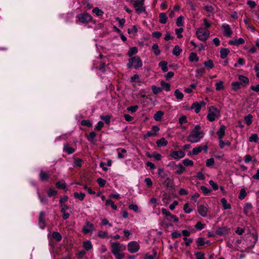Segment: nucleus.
Listing matches in <instances>:
<instances>
[{
  "label": "nucleus",
  "mask_w": 259,
  "mask_h": 259,
  "mask_svg": "<svg viewBox=\"0 0 259 259\" xmlns=\"http://www.w3.org/2000/svg\"><path fill=\"white\" fill-rule=\"evenodd\" d=\"M204 136V133L201 131L200 126L197 124L191 130L190 135L187 137V141L191 143H196L199 142Z\"/></svg>",
  "instance_id": "1"
},
{
  "label": "nucleus",
  "mask_w": 259,
  "mask_h": 259,
  "mask_svg": "<svg viewBox=\"0 0 259 259\" xmlns=\"http://www.w3.org/2000/svg\"><path fill=\"white\" fill-rule=\"evenodd\" d=\"M220 116V112L219 109L214 106L209 107L207 118L209 121L212 122L215 119H218Z\"/></svg>",
  "instance_id": "2"
},
{
  "label": "nucleus",
  "mask_w": 259,
  "mask_h": 259,
  "mask_svg": "<svg viewBox=\"0 0 259 259\" xmlns=\"http://www.w3.org/2000/svg\"><path fill=\"white\" fill-rule=\"evenodd\" d=\"M142 61L138 56H136L130 58L128 59V62L127 64V67L128 68L134 67V68L137 69L142 67Z\"/></svg>",
  "instance_id": "3"
},
{
  "label": "nucleus",
  "mask_w": 259,
  "mask_h": 259,
  "mask_svg": "<svg viewBox=\"0 0 259 259\" xmlns=\"http://www.w3.org/2000/svg\"><path fill=\"white\" fill-rule=\"evenodd\" d=\"M126 1L130 3H133L135 10L138 13L140 14L145 11L144 6L145 0H126Z\"/></svg>",
  "instance_id": "4"
},
{
  "label": "nucleus",
  "mask_w": 259,
  "mask_h": 259,
  "mask_svg": "<svg viewBox=\"0 0 259 259\" xmlns=\"http://www.w3.org/2000/svg\"><path fill=\"white\" fill-rule=\"evenodd\" d=\"M111 252L114 255L122 254V251L125 249L124 246L118 242H113L111 244Z\"/></svg>",
  "instance_id": "5"
},
{
  "label": "nucleus",
  "mask_w": 259,
  "mask_h": 259,
  "mask_svg": "<svg viewBox=\"0 0 259 259\" xmlns=\"http://www.w3.org/2000/svg\"><path fill=\"white\" fill-rule=\"evenodd\" d=\"M197 37L201 41H206L209 35L208 31L204 30L203 28H199L196 32Z\"/></svg>",
  "instance_id": "6"
},
{
  "label": "nucleus",
  "mask_w": 259,
  "mask_h": 259,
  "mask_svg": "<svg viewBox=\"0 0 259 259\" xmlns=\"http://www.w3.org/2000/svg\"><path fill=\"white\" fill-rule=\"evenodd\" d=\"M76 17L79 21L82 23H88L91 22L93 19L92 16L88 13L79 14L77 15Z\"/></svg>",
  "instance_id": "7"
},
{
  "label": "nucleus",
  "mask_w": 259,
  "mask_h": 259,
  "mask_svg": "<svg viewBox=\"0 0 259 259\" xmlns=\"http://www.w3.org/2000/svg\"><path fill=\"white\" fill-rule=\"evenodd\" d=\"M127 249L131 253H135L139 250L140 245L136 241H131L127 244Z\"/></svg>",
  "instance_id": "8"
},
{
  "label": "nucleus",
  "mask_w": 259,
  "mask_h": 259,
  "mask_svg": "<svg viewBox=\"0 0 259 259\" xmlns=\"http://www.w3.org/2000/svg\"><path fill=\"white\" fill-rule=\"evenodd\" d=\"M169 156L175 159H180L185 156V153L182 150L171 151Z\"/></svg>",
  "instance_id": "9"
},
{
  "label": "nucleus",
  "mask_w": 259,
  "mask_h": 259,
  "mask_svg": "<svg viewBox=\"0 0 259 259\" xmlns=\"http://www.w3.org/2000/svg\"><path fill=\"white\" fill-rule=\"evenodd\" d=\"M205 105L206 103L204 101H201L200 102H195L192 104L191 108L194 109L195 112L198 113L200 112L201 108L205 107Z\"/></svg>",
  "instance_id": "10"
},
{
  "label": "nucleus",
  "mask_w": 259,
  "mask_h": 259,
  "mask_svg": "<svg viewBox=\"0 0 259 259\" xmlns=\"http://www.w3.org/2000/svg\"><path fill=\"white\" fill-rule=\"evenodd\" d=\"M222 28L223 29V33L224 35L227 37H230L231 36L233 32L228 24H223L222 25Z\"/></svg>",
  "instance_id": "11"
},
{
  "label": "nucleus",
  "mask_w": 259,
  "mask_h": 259,
  "mask_svg": "<svg viewBox=\"0 0 259 259\" xmlns=\"http://www.w3.org/2000/svg\"><path fill=\"white\" fill-rule=\"evenodd\" d=\"M95 230L94 226L89 222H87L82 228L84 233L87 234L93 232Z\"/></svg>",
  "instance_id": "12"
},
{
  "label": "nucleus",
  "mask_w": 259,
  "mask_h": 259,
  "mask_svg": "<svg viewBox=\"0 0 259 259\" xmlns=\"http://www.w3.org/2000/svg\"><path fill=\"white\" fill-rule=\"evenodd\" d=\"M199 214L203 217H205L207 214L208 208L206 206L201 204L197 207Z\"/></svg>",
  "instance_id": "13"
},
{
  "label": "nucleus",
  "mask_w": 259,
  "mask_h": 259,
  "mask_svg": "<svg viewBox=\"0 0 259 259\" xmlns=\"http://www.w3.org/2000/svg\"><path fill=\"white\" fill-rule=\"evenodd\" d=\"M226 127L225 125L222 124L217 132V135L218 136L219 140L223 139L225 135Z\"/></svg>",
  "instance_id": "14"
},
{
  "label": "nucleus",
  "mask_w": 259,
  "mask_h": 259,
  "mask_svg": "<svg viewBox=\"0 0 259 259\" xmlns=\"http://www.w3.org/2000/svg\"><path fill=\"white\" fill-rule=\"evenodd\" d=\"M159 131V128L157 126H153L151 131H148L146 135H144L145 138H148L151 136H155L157 132Z\"/></svg>",
  "instance_id": "15"
},
{
  "label": "nucleus",
  "mask_w": 259,
  "mask_h": 259,
  "mask_svg": "<svg viewBox=\"0 0 259 259\" xmlns=\"http://www.w3.org/2000/svg\"><path fill=\"white\" fill-rule=\"evenodd\" d=\"M245 42L244 40L242 38H233L232 40H230L229 44L231 45L238 46L240 45L244 44Z\"/></svg>",
  "instance_id": "16"
},
{
  "label": "nucleus",
  "mask_w": 259,
  "mask_h": 259,
  "mask_svg": "<svg viewBox=\"0 0 259 259\" xmlns=\"http://www.w3.org/2000/svg\"><path fill=\"white\" fill-rule=\"evenodd\" d=\"M239 82L243 87H245L249 83V79L243 75H239L238 77Z\"/></svg>",
  "instance_id": "17"
},
{
  "label": "nucleus",
  "mask_w": 259,
  "mask_h": 259,
  "mask_svg": "<svg viewBox=\"0 0 259 259\" xmlns=\"http://www.w3.org/2000/svg\"><path fill=\"white\" fill-rule=\"evenodd\" d=\"M63 151L68 153V154H71L75 151V149L70 147L69 144L67 143L64 145Z\"/></svg>",
  "instance_id": "18"
},
{
  "label": "nucleus",
  "mask_w": 259,
  "mask_h": 259,
  "mask_svg": "<svg viewBox=\"0 0 259 259\" xmlns=\"http://www.w3.org/2000/svg\"><path fill=\"white\" fill-rule=\"evenodd\" d=\"M156 143L157 146L160 147L166 146L167 145L168 142L164 138H162L160 139L157 140Z\"/></svg>",
  "instance_id": "19"
},
{
  "label": "nucleus",
  "mask_w": 259,
  "mask_h": 259,
  "mask_svg": "<svg viewBox=\"0 0 259 259\" xmlns=\"http://www.w3.org/2000/svg\"><path fill=\"white\" fill-rule=\"evenodd\" d=\"M219 147L221 149H223L225 145L227 146H230L231 143L228 140L223 141V139H221L219 141Z\"/></svg>",
  "instance_id": "20"
},
{
  "label": "nucleus",
  "mask_w": 259,
  "mask_h": 259,
  "mask_svg": "<svg viewBox=\"0 0 259 259\" xmlns=\"http://www.w3.org/2000/svg\"><path fill=\"white\" fill-rule=\"evenodd\" d=\"M167 17L164 13L159 14V22L161 24H165L167 22Z\"/></svg>",
  "instance_id": "21"
},
{
  "label": "nucleus",
  "mask_w": 259,
  "mask_h": 259,
  "mask_svg": "<svg viewBox=\"0 0 259 259\" xmlns=\"http://www.w3.org/2000/svg\"><path fill=\"white\" fill-rule=\"evenodd\" d=\"M221 202L223 205L224 209H229L231 208V205L227 202V200L225 198L221 199Z\"/></svg>",
  "instance_id": "22"
},
{
  "label": "nucleus",
  "mask_w": 259,
  "mask_h": 259,
  "mask_svg": "<svg viewBox=\"0 0 259 259\" xmlns=\"http://www.w3.org/2000/svg\"><path fill=\"white\" fill-rule=\"evenodd\" d=\"M176 168L177 170L175 172L178 175H181L184 171H185V168L182 164H179L176 165Z\"/></svg>",
  "instance_id": "23"
},
{
  "label": "nucleus",
  "mask_w": 259,
  "mask_h": 259,
  "mask_svg": "<svg viewBox=\"0 0 259 259\" xmlns=\"http://www.w3.org/2000/svg\"><path fill=\"white\" fill-rule=\"evenodd\" d=\"M182 52V50L180 48V47L177 45L175 46L173 50H172V54L176 56H178L180 55V54Z\"/></svg>",
  "instance_id": "24"
},
{
  "label": "nucleus",
  "mask_w": 259,
  "mask_h": 259,
  "mask_svg": "<svg viewBox=\"0 0 259 259\" xmlns=\"http://www.w3.org/2000/svg\"><path fill=\"white\" fill-rule=\"evenodd\" d=\"M164 113L161 111H157L154 115V119L157 121H159L161 120Z\"/></svg>",
  "instance_id": "25"
},
{
  "label": "nucleus",
  "mask_w": 259,
  "mask_h": 259,
  "mask_svg": "<svg viewBox=\"0 0 259 259\" xmlns=\"http://www.w3.org/2000/svg\"><path fill=\"white\" fill-rule=\"evenodd\" d=\"M229 53L230 51L229 49L226 48H222L220 51L221 58H226Z\"/></svg>",
  "instance_id": "26"
},
{
  "label": "nucleus",
  "mask_w": 259,
  "mask_h": 259,
  "mask_svg": "<svg viewBox=\"0 0 259 259\" xmlns=\"http://www.w3.org/2000/svg\"><path fill=\"white\" fill-rule=\"evenodd\" d=\"M189 60L190 62H198L199 61V58L197 56L196 54L195 53H190L189 57Z\"/></svg>",
  "instance_id": "27"
},
{
  "label": "nucleus",
  "mask_w": 259,
  "mask_h": 259,
  "mask_svg": "<svg viewBox=\"0 0 259 259\" xmlns=\"http://www.w3.org/2000/svg\"><path fill=\"white\" fill-rule=\"evenodd\" d=\"M215 233L218 235H223L228 233V230L225 227L220 228L216 230Z\"/></svg>",
  "instance_id": "28"
},
{
  "label": "nucleus",
  "mask_w": 259,
  "mask_h": 259,
  "mask_svg": "<svg viewBox=\"0 0 259 259\" xmlns=\"http://www.w3.org/2000/svg\"><path fill=\"white\" fill-rule=\"evenodd\" d=\"M158 65H159V66L161 67L162 70L164 72L167 71V70H168V68L167 66V63L166 62L162 61L159 63Z\"/></svg>",
  "instance_id": "29"
},
{
  "label": "nucleus",
  "mask_w": 259,
  "mask_h": 259,
  "mask_svg": "<svg viewBox=\"0 0 259 259\" xmlns=\"http://www.w3.org/2000/svg\"><path fill=\"white\" fill-rule=\"evenodd\" d=\"M252 208V205L251 203H246L244 206L243 212L246 215H248L249 211Z\"/></svg>",
  "instance_id": "30"
},
{
  "label": "nucleus",
  "mask_w": 259,
  "mask_h": 259,
  "mask_svg": "<svg viewBox=\"0 0 259 259\" xmlns=\"http://www.w3.org/2000/svg\"><path fill=\"white\" fill-rule=\"evenodd\" d=\"M174 95L178 100H182L184 97L183 94L179 90L177 89L174 92Z\"/></svg>",
  "instance_id": "31"
},
{
  "label": "nucleus",
  "mask_w": 259,
  "mask_h": 259,
  "mask_svg": "<svg viewBox=\"0 0 259 259\" xmlns=\"http://www.w3.org/2000/svg\"><path fill=\"white\" fill-rule=\"evenodd\" d=\"M152 50L153 51L154 54L158 56L160 53V51L159 49V47L157 44H154L152 45Z\"/></svg>",
  "instance_id": "32"
},
{
  "label": "nucleus",
  "mask_w": 259,
  "mask_h": 259,
  "mask_svg": "<svg viewBox=\"0 0 259 259\" xmlns=\"http://www.w3.org/2000/svg\"><path fill=\"white\" fill-rule=\"evenodd\" d=\"M203 64H204L205 67L207 69H212L214 67L213 62L211 60H209L207 61H205Z\"/></svg>",
  "instance_id": "33"
},
{
  "label": "nucleus",
  "mask_w": 259,
  "mask_h": 259,
  "mask_svg": "<svg viewBox=\"0 0 259 259\" xmlns=\"http://www.w3.org/2000/svg\"><path fill=\"white\" fill-rule=\"evenodd\" d=\"M232 90L234 91H237L240 89V83L239 81L233 82L231 84Z\"/></svg>",
  "instance_id": "34"
},
{
  "label": "nucleus",
  "mask_w": 259,
  "mask_h": 259,
  "mask_svg": "<svg viewBox=\"0 0 259 259\" xmlns=\"http://www.w3.org/2000/svg\"><path fill=\"white\" fill-rule=\"evenodd\" d=\"M138 53V48L137 47L131 48L128 51V55L130 57H132L134 55Z\"/></svg>",
  "instance_id": "35"
},
{
  "label": "nucleus",
  "mask_w": 259,
  "mask_h": 259,
  "mask_svg": "<svg viewBox=\"0 0 259 259\" xmlns=\"http://www.w3.org/2000/svg\"><path fill=\"white\" fill-rule=\"evenodd\" d=\"M161 85L163 87V89L165 90L166 91H169L170 90V85L168 83H166L164 81H161L160 82Z\"/></svg>",
  "instance_id": "36"
},
{
  "label": "nucleus",
  "mask_w": 259,
  "mask_h": 259,
  "mask_svg": "<svg viewBox=\"0 0 259 259\" xmlns=\"http://www.w3.org/2000/svg\"><path fill=\"white\" fill-rule=\"evenodd\" d=\"M74 197L75 198H77L79 200L82 201L84 199L85 197V194L83 193L80 192L79 193L77 192H75L74 193Z\"/></svg>",
  "instance_id": "37"
},
{
  "label": "nucleus",
  "mask_w": 259,
  "mask_h": 259,
  "mask_svg": "<svg viewBox=\"0 0 259 259\" xmlns=\"http://www.w3.org/2000/svg\"><path fill=\"white\" fill-rule=\"evenodd\" d=\"M106 205H110L112 208L114 210H116L117 208V206L114 204V202L111 199H108L106 201Z\"/></svg>",
  "instance_id": "38"
},
{
  "label": "nucleus",
  "mask_w": 259,
  "mask_h": 259,
  "mask_svg": "<svg viewBox=\"0 0 259 259\" xmlns=\"http://www.w3.org/2000/svg\"><path fill=\"white\" fill-rule=\"evenodd\" d=\"M215 90L217 91H221L224 88V82L223 81H220L215 84Z\"/></svg>",
  "instance_id": "39"
},
{
  "label": "nucleus",
  "mask_w": 259,
  "mask_h": 259,
  "mask_svg": "<svg viewBox=\"0 0 259 259\" xmlns=\"http://www.w3.org/2000/svg\"><path fill=\"white\" fill-rule=\"evenodd\" d=\"M151 89L154 94L156 95L162 91V89L155 85L151 86Z\"/></svg>",
  "instance_id": "40"
},
{
  "label": "nucleus",
  "mask_w": 259,
  "mask_h": 259,
  "mask_svg": "<svg viewBox=\"0 0 259 259\" xmlns=\"http://www.w3.org/2000/svg\"><path fill=\"white\" fill-rule=\"evenodd\" d=\"M92 12L98 16H102L103 14H104L103 11L98 7H96L94 9H93Z\"/></svg>",
  "instance_id": "41"
},
{
  "label": "nucleus",
  "mask_w": 259,
  "mask_h": 259,
  "mask_svg": "<svg viewBox=\"0 0 259 259\" xmlns=\"http://www.w3.org/2000/svg\"><path fill=\"white\" fill-rule=\"evenodd\" d=\"M40 179L41 181H46L48 180L50 176L48 175L47 173L45 172H44L43 171H41L39 174Z\"/></svg>",
  "instance_id": "42"
},
{
  "label": "nucleus",
  "mask_w": 259,
  "mask_h": 259,
  "mask_svg": "<svg viewBox=\"0 0 259 259\" xmlns=\"http://www.w3.org/2000/svg\"><path fill=\"white\" fill-rule=\"evenodd\" d=\"M202 150V147L199 146L197 147H195L192 150L193 155H196L200 153Z\"/></svg>",
  "instance_id": "43"
},
{
  "label": "nucleus",
  "mask_w": 259,
  "mask_h": 259,
  "mask_svg": "<svg viewBox=\"0 0 259 259\" xmlns=\"http://www.w3.org/2000/svg\"><path fill=\"white\" fill-rule=\"evenodd\" d=\"M258 140V137L257 134H252L249 138V141L250 142H257Z\"/></svg>",
  "instance_id": "44"
},
{
  "label": "nucleus",
  "mask_w": 259,
  "mask_h": 259,
  "mask_svg": "<svg viewBox=\"0 0 259 259\" xmlns=\"http://www.w3.org/2000/svg\"><path fill=\"white\" fill-rule=\"evenodd\" d=\"M97 134L94 132H91L90 133L89 135L87 136V138L89 141L93 142Z\"/></svg>",
  "instance_id": "45"
},
{
  "label": "nucleus",
  "mask_w": 259,
  "mask_h": 259,
  "mask_svg": "<svg viewBox=\"0 0 259 259\" xmlns=\"http://www.w3.org/2000/svg\"><path fill=\"white\" fill-rule=\"evenodd\" d=\"M83 247L86 250L91 249L93 246L90 241H87L83 242Z\"/></svg>",
  "instance_id": "46"
},
{
  "label": "nucleus",
  "mask_w": 259,
  "mask_h": 259,
  "mask_svg": "<svg viewBox=\"0 0 259 259\" xmlns=\"http://www.w3.org/2000/svg\"><path fill=\"white\" fill-rule=\"evenodd\" d=\"M252 116L251 114H248L244 117V120L247 125H249L252 123Z\"/></svg>",
  "instance_id": "47"
},
{
  "label": "nucleus",
  "mask_w": 259,
  "mask_h": 259,
  "mask_svg": "<svg viewBox=\"0 0 259 259\" xmlns=\"http://www.w3.org/2000/svg\"><path fill=\"white\" fill-rule=\"evenodd\" d=\"M205 72V69L203 67H201L196 71V76H202L204 73Z\"/></svg>",
  "instance_id": "48"
},
{
  "label": "nucleus",
  "mask_w": 259,
  "mask_h": 259,
  "mask_svg": "<svg viewBox=\"0 0 259 259\" xmlns=\"http://www.w3.org/2000/svg\"><path fill=\"white\" fill-rule=\"evenodd\" d=\"M52 236L54 239L59 241L62 239V236L59 232H55L52 234Z\"/></svg>",
  "instance_id": "49"
},
{
  "label": "nucleus",
  "mask_w": 259,
  "mask_h": 259,
  "mask_svg": "<svg viewBox=\"0 0 259 259\" xmlns=\"http://www.w3.org/2000/svg\"><path fill=\"white\" fill-rule=\"evenodd\" d=\"M183 19L184 17L182 16H181L177 18L176 21V24L178 27L183 26Z\"/></svg>",
  "instance_id": "50"
},
{
  "label": "nucleus",
  "mask_w": 259,
  "mask_h": 259,
  "mask_svg": "<svg viewBox=\"0 0 259 259\" xmlns=\"http://www.w3.org/2000/svg\"><path fill=\"white\" fill-rule=\"evenodd\" d=\"M205 227V225L202 224L201 222H197L195 225V228L198 230H201Z\"/></svg>",
  "instance_id": "51"
},
{
  "label": "nucleus",
  "mask_w": 259,
  "mask_h": 259,
  "mask_svg": "<svg viewBox=\"0 0 259 259\" xmlns=\"http://www.w3.org/2000/svg\"><path fill=\"white\" fill-rule=\"evenodd\" d=\"M183 209L185 212L186 213H189L192 211V209L188 203H186L184 204Z\"/></svg>",
  "instance_id": "52"
},
{
  "label": "nucleus",
  "mask_w": 259,
  "mask_h": 259,
  "mask_svg": "<svg viewBox=\"0 0 259 259\" xmlns=\"http://www.w3.org/2000/svg\"><path fill=\"white\" fill-rule=\"evenodd\" d=\"M98 236L101 238H108V234L107 232L99 231L98 233Z\"/></svg>",
  "instance_id": "53"
},
{
  "label": "nucleus",
  "mask_w": 259,
  "mask_h": 259,
  "mask_svg": "<svg viewBox=\"0 0 259 259\" xmlns=\"http://www.w3.org/2000/svg\"><path fill=\"white\" fill-rule=\"evenodd\" d=\"M183 164L186 166H193V161L191 160H190L188 158L185 159L183 160Z\"/></svg>",
  "instance_id": "54"
},
{
  "label": "nucleus",
  "mask_w": 259,
  "mask_h": 259,
  "mask_svg": "<svg viewBox=\"0 0 259 259\" xmlns=\"http://www.w3.org/2000/svg\"><path fill=\"white\" fill-rule=\"evenodd\" d=\"M183 239L185 241V242L184 243H182V245L185 244L187 246H189L193 242V239L192 238L184 237Z\"/></svg>",
  "instance_id": "55"
},
{
  "label": "nucleus",
  "mask_w": 259,
  "mask_h": 259,
  "mask_svg": "<svg viewBox=\"0 0 259 259\" xmlns=\"http://www.w3.org/2000/svg\"><path fill=\"white\" fill-rule=\"evenodd\" d=\"M37 193L40 202L43 204H47L48 200L46 198V197L44 196H41L39 192H38Z\"/></svg>",
  "instance_id": "56"
},
{
  "label": "nucleus",
  "mask_w": 259,
  "mask_h": 259,
  "mask_svg": "<svg viewBox=\"0 0 259 259\" xmlns=\"http://www.w3.org/2000/svg\"><path fill=\"white\" fill-rule=\"evenodd\" d=\"M247 193L246 192L245 190L244 189H241L240 192L239 198L241 200H242L245 197Z\"/></svg>",
  "instance_id": "57"
},
{
  "label": "nucleus",
  "mask_w": 259,
  "mask_h": 259,
  "mask_svg": "<svg viewBox=\"0 0 259 259\" xmlns=\"http://www.w3.org/2000/svg\"><path fill=\"white\" fill-rule=\"evenodd\" d=\"M81 124L82 126H86L88 127H91L92 125V123L89 120H83L81 121Z\"/></svg>",
  "instance_id": "58"
},
{
  "label": "nucleus",
  "mask_w": 259,
  "mask_h": 259,
  "mask_svg": "<svg viewBox=\"0 0 259 259\" xmlns=\"http://www.w3.org/2000/svg\"><path fill=\"white\" fill-rule=\"evenodd\" d=\"M56 186L58 188H61L62 189H65L66 187V184L65 183H62L61 181L57 182Z\"/></svg>",
  "instance_id": "59"
},
{
  "label": "nucleus",
  "mask_w": 259,
  "mask_h": 259,
  "mask_svg": "<svg viewBox=\"0 0 259 259\" xmlns=\"http://www.w3.org/2000/svg\"><path fill=\"white\" fill-rule=\"evenodd\" d=\"M97 182L98 185H99V186L101 187H104L106 182L104 179L101 178H98L97 180Z\"/></svg>",
  "instance_id": "60"
},
{
  "label": "nucleus",
  "mask_w": 259,
  "mask_h": 259,
  "mask_svg": "<svg viewBox=\"0 0 259 259\" xmlns=\"http://www.w3.org/2000/svg\"><path fill=\"white\" fill-rule=\"evenodd\" d=\"M158 174L161 178H165L167 177V175L164 172L163 169L159 168L158 170Z\"/></svg>",
  "instance_id": "61"
},
{
  "label": "nucleus",
  "mask_w": 259,
  "mask_h": 259,
  "mask_svg": "<svg viewBox=\"0 0 259 259\" xmlns=\"http://www.w3.org/2000/svg\"><path fill=\"white\" fill-rule=\"evenodd\" d=\"M57 194V192L54 189L50 188L48 191V195L49 197L55 196Z\"/></svg>",
  "instance_id": "62"
},
{
  "label": "nucleus",
  "mask_w": 259,
  "mask_h": 259,
  "mask_svg": "<svg viewBox=\"0 0 259 259\" xmlns=\"http://www.w3.org/2000/svg\"><path fill=\"white\" fill-rule=\"evenodd\" d=\"M209 184L211 186L213 190H217L219 189L218 185L213 180H210L209 181Z\"/></svg>",
  "instance_id": "63"
},
{
  "label": "nucleus",
  "mask_w": 259,
  "mask_h": 259,
  "mask_svg": "<svg viewBox=\"0 0 259 259\" xmlns=\"http://www.w3.org/2000/svg\"><path fill=\"white\" fill-rule=\"evenodd\" d=\"M200 190L203 192L204 195H207L211 192V190L205 186H202L200 187Z\"/></svg>",
  "instance_id": "64"
}]
</instances>
